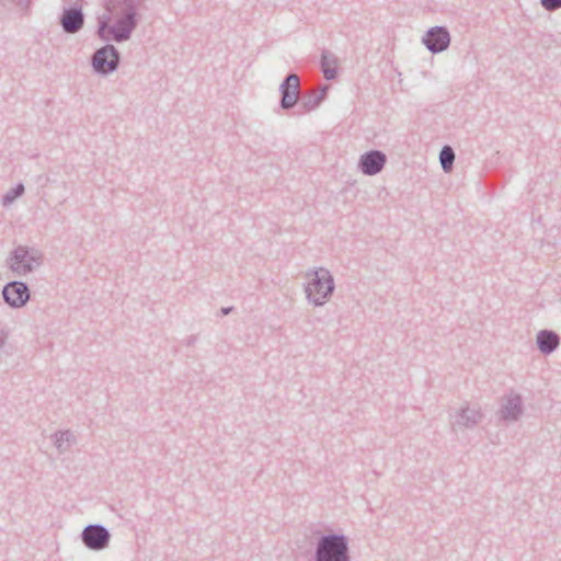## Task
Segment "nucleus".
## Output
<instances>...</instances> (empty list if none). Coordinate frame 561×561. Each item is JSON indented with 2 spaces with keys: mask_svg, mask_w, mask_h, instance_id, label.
I'll list each match as a JSON object with an SVG mask.
<instances>
[{
  "mask_svg": "<svg viewBox=\"0 0 561 561\" xmlns=\"http://www.w3.org/2000/svg\"><path fill=\"white\" fill-rule=\"evenodd\" d=\"M147 0H101L104 12L96 18V35L104 42L130 39L147 9Z\"/></svg>",
  "mask_w": 561,
  "mask_h": 561,
  "instance_id": "f257e3e1",
  "label": "nucleus"
},
{
  "mask_svg": "<svg viewBox=\"0 0 561 561\" xmlns=\"http://www.w3.org/2000/svg\"><path fill=\"white\" fill-rule=\"evenodd\" d=\"M313 561H351L350 541L344 534L321 535L314 547Z\"/></svg>",
  "mask_w": 561,
  "mask_h": 561,
  "instance_id": "f03ea898",
  "label": "nucleus"
},
{
  "mask_svg": "<svg viewBox=\"0 0 561 561\" xmlns=\"http://www.w3.org/2000/svg\"><path fill=\"white\" fill-rule=\"evenodd\" d=\"M307 276L311 277L305 286L308 302L314 307L323 306L335 289L333 276L325 267L310 270L307 272Z\"/></svg>",
  "mask_w": 561,
  "mask_h": 561,
  "instance_id": "7ed1b4c3",
  "label": "nucleus"
},
{
  "mask_svg": "<svg viewBox=\"0 0 561 561\" xmlns=\"http://www.w3.org/2000/svg\"><path fill=\"white\" fill-rule=\"evenodd\" d=\"M42 253L38 250L26 245H18L14 248L7 259L8 267L16 276H25L34 272L42 265Z\"/></svg>",
  "mask_w": 561,
  "mask_h": 561,
  "instance_id": "20e7f679",
  "label": "nucleus"
},
{
  "mask_svg": "<svg viewBox=\"0 0 561 561\" xmlns=\"http://www.w3.org/2000/svg\"><path fill=\"white\" fill-rule=\"evenodd\" d=\"M119 64L121 53L112 44H106L98 48L91 56L92 69L100 76H108L115 72Z\"/></svg>",
  "mask_w": 561,
  "mask_h": 561,
  "instance_id": "39448f33",
  "label": "nucleus"
},
{
  "mask_svg": "<svg viewBox=\"0 0 561 561\" xmlns=\"http://www.w3.org/2000/svg\"><path fill=\"white\" fill-rule=\"evenodd\" d=\"M111 537L110 530L102 524H89L82 529L80 535L82 543L92 551L106 549Z\"/></svg>",
  "mask_w": 561,
  "mask_h": 561,
  "instance_id": "423d86ee",
  "label": "nucleus"
},
{
  "mask_svg": "<svg viewBox=\"0 0 561 561\" xmlns=\"http://www.w3.org/2000/svg\"><path fill=\"white\" fill-rule=\"evenodd\" d=\"M1 294L4 302L13 309L24 307L31 297L27 284L21 280L7 283L3 286Z\"/></svg>",
  "mask_w": 561,
  "mask_h": 561,
  "instance_id": "0eeeda50",
  "label": "nucleus"
},
{
  "mask_svg": "<svg viewBox=\"0 0 561 561\" xmlns=\"http://www.w3.org/2000/svg\"><path fill=\"white\" fill-rule=\"evenodd\" d=\"M299 77L288 73L279 85V107L284 111L294 108L299 101Z\"/></svg>",
  "mask_w": 561,
  "mask_h": 561,
  "instance_id": "6e6552de",
  "label": "nucleus"
},
{
  "mask_svg": "<svg viewBox=\"0 0 561 561\" xmlns=\"http://www.w3.org/2000/svg\"><path fill=\"white\" fill-rule=\"evenodd\" d=\"M422 43L432 54H439L450 45V34L446 26L431 27L422 38Z\"/></svg>",
  "mask_w": 561,
  "mask_h": 561,
  "instance_id": "1a4fd4ad",
  "label": "nucleus"
},
{
  "mask_svg": "<svg viewBox=\"0 0 561 561\" xmlns=\"http://www.w3.org/2000/svg\"><path fill=\"white\" fill-rule=\"evenodd\" d=\"M85 16L81 5L75 4L64 8L60 16L59 24L66 34H76L84 26Z\"/></svg>",
  "mask_w": 561,
  "mask_h": 561,
  "instance_id": "9d476101",
  "label": "nucleus"
},
{
  "mask_svg": "<svg viewBox=\"0 0 561 561\" xmlns=\"http://www.w3.org/2000/svg\"><path fill=\"white\" fill-rule=\"evenodd\" d=\"M524 413L523 399L520 394L511 393L503 399L497 415L504 422H516Z\"/></svg>",
  "mask_w": 561,
  "mask_h": 561,
  "instance_id": "9b49d317",
  "label": "nucleus"
},
{
  "mask_svg": "<svg viewBox=\"0 0 561 561\" xmlns=\"http://www.w3.org/2000/svg\"><path fill=\"white\" fill-rule=\"evenodd\" d=\"M387 162V156L380 150H369L363 153L358 161V169L365 175H376L381 172Z\"/></svg>",
  "mask_w": 561,
  "mask_h": 561,
  "instance_id": "f8f14e48",
  "label": "nucleus"
},
{
  "mask_svg": "<svg viewBox=\"0 0 561 561\" xmlns=\"http://www.w3.org/2000/svg\"><path fill=\"white\" fill-rule=\"evenodd\" d=\"M483 419V413L480 408L469 405L462 407L455 415L453 426L459 428H473Z\"/></svg>",
  "mask_w": 561,
  "mask_h": 561,
  "instance_id": "ddd939ff",
  "label": "nucleus"
},
{
  "mask_svg": "<svg viewBox=\"0 0 561 561\" xmlns=\"http://www.w3.org/2000/svg\"><path fill=\"white\" fill-rule=\"evenodd\" d=\"M560 335L549 329L540 330L536 335V345L539 352L543 355L552 354L560 345Z\"/></svg>",
  "mask_w": 561,
  "mask_h": 561,
  "instance_id": "4468645a",
  "label": "nucleus"
},
{
  "mask_svg": "<svg viewBox=\"0 0 561 561\" xmlns=\"http://www.w3.org/2000/svg\"><path fill=\"white\" fill-rule=\"evenodd\" d=\"M51 437L59 454H65L76 443V437L69 430L57 431Z\"/></svg>",
  "mask_w": 561,
  "mask_h": 561,
  "instance_id": "2eb2a0df",
  "label": "nucleus"
},
{
  "mask_svg": "<svg viewBox=\"0 0 561 561\" xmlns=\"http://www.w3.org/2000/svg\"><path fill=\"white\" fill-rule=\"evenodd\" d=\"M336 57L329 50H323L321 54V70L327 80H333L336 77Z\"/></svg>",
  "mask_w": 561,
  "mask_h": 561,
  "instance_id": "dca6fc26",
  "label": "nucleus"
},
{
  "mask_svg": "<svg viewBox=\"0 0 561 561\" xmlns=\"http://www.w3.org/2000/svg\"><path fill=\"white\" fill-rule=\"evenodd\" d=\"M439 161L445 172H450L455 161V152L450 146H444L439 152Z\"/></svg>",
  "mask_w": 561,
  "mask_h": 561,
  "instance_id": "f3484780",
  "label": "nucleus"
},
{
  "mask_svg": "<svg viewBox=\"0 0 561 561\" xmlns=\"http://www.w3.org/2000/svg\"><path fill=\"white\" fill-rule=\"evenodd\" d=\"M24 191L25 187L23 183H19L14 187L10 188L1 198L2 206L7 207L11 205L16 198L24 194Z\"/></svg>",
  "mask_w": 561,
  "mask_h": 561,
  "instance_id": "a211bd4d",
  "label": "nucleus"
},
{
  "mask_svg": "<svg viewBox=\"0 0 561 561\" xmlns=\"http://www.w3.org/2000/svg\"><path fill=\"white\" fill-rule=\"evenodd\" d=\"M320 98L321 95H317L314 92L305 94L300 104L304 112H311L318 108L321 104Z\"/></svg>",
  "mask_w": 561,
  "mask_h": 561,
  "instance_id": "6ab92c4d",
  "label": "nucleus"
},
{
  "mask_svg": "<svg viewBox=\"0 0 561 561\" xmlns=\"http://www.w3.org/2000/svg\"><path fill=\"white\" fill-rule=\"evenodd\" d=\"M540 4L547 11H556L561 8V0H540Z\"/></svg>",
  "mask_w": 561,
  "mask_h": 561,
  "instance_id": "aec40b11",
  "label": "nucleus"
},
{
  "mask_svg": "<svg viewBox=\"0 0 561 561\" xmlns=\"http://www.w3.org/2000/svg\"><path fill=\"white\" fill-rule=\"evenodd\" d=\"M10 335V331L5 324L0 322V350L5 345Z\"/></svg>",
  "mask_w": 561,
  "mask_h": 561,
  "instance_id": "412c9836",
  "label": "nucleus"
},
{
  "mask_svg": "<svg viewBox=\"0 0 561 561\" xmlns=\"http://www.w3.org/2000/svg\"><path fill=\"white\" fill-rule=\"evenodd\" d=\"M198 341V335L192 334L187 336L183 342L186 346H193Z\"/></svg>",
  "mask_w": 561,
  "mask_h": 561,
  "instance_id": "4be33fe9",
  "label": "nucleus"
},
{
  "mask_svg": "<svg viewBox=\"0 0 561 561\" xmlns=\"http://www.w3.org/2000/svg\"><path fill=\"white\" fill-rule=\"evenodd\" d=\"M328 90H329V85H322L318 92H314L317 95H321L320 98V101L321 103L323 102V100L327 98V93H328Z\"/></svg>",
  "mask_w": 561,
  "mask_h": 561,
  "instance_id": "5701e85b",
  "label": "nucleus"
},
{
  "mask_svg": "<svg viewBox=\"0 0 561 561\" xmlns=\"http://www.w3.org/2000/svg\"><path fill=\"white\" fill-rule=\"evenodd\" d=\"M14 2L20 9L26 10L30 5V0H11Z\"/></svg>",
  "mask_w": 561,
  "mask_h": 561,
  "instance_id": "b1692460",
  "label": "nucleus"
},
{
  "mask_svg": "<svg viewBox=\"0 0 561 561\" xmlns=\"http://www.w3.org/2000/svg\"><path fill=\"white\" fill-rule=\"evenodd\" d=\"M232 310H233V307H222V308L220 309V312H221V314H222V316H227V314H229Z\"/></svg>",
  "mask_w": 561,
  "mask_h": 561,
  "instance_id": "393cba45",
  "label": "nucleus"
}]
</instances>
